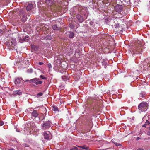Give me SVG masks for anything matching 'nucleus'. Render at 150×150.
Returning a JSON list of instances; mask_svg holds the SVG:
<instances>
[{
    "mask_svg": "<svg viewBox=\"0 0 150 150\" xmlns=\"http://www.w3.org/2000/svg\"><path fill=\"white\" fill-rule=\"evenodd\" d=\"M23 82V79L21 78H17L16 79L15 83L16 85L21 84Z\"/></svg>",
    "mask_w": 150,
    "mask_h": 150,
    "instance_id": "obj_5",
    "label": "nucleus"
},
{
    "mask_svg": "<svg viewBox=\"0 0 150 150\" xmlns=\"http://www.w3.org/2000/svg\"><path fill=\"white\" fill-rule=\"evenodd\" d=\"M149 3H150V1H149Z\"/></svg>",
    "mask_w": 150,
    "mask_h": 150,
    "instance_id": "obj_44",
    "label": "nucleus"
},
{
    "mask_svg": "<svg viewBox=\"0 0 150 150\" xmlns=\"http://www.w3.org/2000/svg\"><path fill=\"white\" fill-rule=\"evenodd\" d=\"M40 77L41 78V79H46V78L44 76L42 75H41L40 76Z\"/></svg>",
    "mask_w": 150,
    "mask_h": 150,
    "instance_id": "obj_30",
    "label": "nucleus"
},
{
    "mask_svg": "<svg viewBox=\"0 0 150 150\" xmlns=\"http://www.w3.org/2000/svg\"><path fill=\"white\" fill-rule=\"evenodd\" d=\"M114 22L115 23L113 25H112V26H114L116 28H118L119 27V24L118 22L117 21H116L115 22L114 21Z\"/></svg>",
    "mask_w": 150,
    "mask_h": 150,
    "instance_id": "obj_17",
    "label": "nucleus"
},
{
    "mask_svg": "<svg viewBox=\"0 0 150 150\" xmlns=\"http://www.w3.org/2000/svg\"><path fill=\"white\" fill-rule=\"evenodd\" d=\"M69 26L71 28H74V25L71 24H69Z\"/></svg>",
    "mask_w": 150,
    "mask_h": 150,
    "instance_id": "obj_28",
    "label": "nucleus"
},
{
    "mask_svg": "<svg viewBox=\"0 0 150 150\" xmlns=\"http://www.w3.org/2000/svg\"><path fill=\"white\" fill-rule=\"evenodd\" d=\"M78 147L82 148L86 150H90V149L89 147H87L86 146V145H84L83 146H78Z\"/></svg>",
    "mask_w": 150,
    "mask_h": 150,
    "instance_id": "obj_14",
    "label": "nucleus"
},
{
    "mask_svg": "<svg viewBox=\"0 0 150 150\" xmlns=\"http://www.w3.org/2000/svg\"><path fill=\"white\" fill-rule=\"evenodd\" d=\"M26 19L27 17H26V16L25 15H23L21 19L22 21L23 22H25V21L26 20Z\"/></svg>",
    "mask_w": 150,
    "mask_h": 150,
    "instance_id": "obj_20",
    "label": "nucleus"
},
{
    "mask_svg": "<svg viewBox=\"0 0 150 150\" xmlns=\"http://www.w3.org/2000/svg\"><path fill=\"white\" fill-rule=\"evenodd\" d=\"M38 80H39V79L38 78H35L30 80V81H29V82L31 83H35V84L36 81Z\"/></svg>",
    "mask_w": 150,
    "mask_h": 150,
    "instance_id": "obj_9",
    "label": "nucleus"
},
{
    "mask_svg": "<svg viewBox=\"0 0 150 150\" xmlns=\"http://www.w3.org/2000/svg\"><path fill=\"white\" fill-rule=\"evenodd\" d=\"M24 131L25 132L26 134H28L30 132V129L28 127L26 129L24 128Z\"/></svg>",
    "mask_w": 150,
    "mask_h": 150,
    "instance_id": "obj_19",
    "label": "nucleus"
},
{
    "mask_svg": "<svg viewBox=\"0 0 150 150\" xmlns=\"http://www.w3.org/2000/svg\"><path fill=\"white\" fill-rule=\"evenodd\" d=\"M141 95H142L141 97H143V95L141 93Z\"/></svg>",
    "mask_w": 150,
    "mask_h": 150,
    "instance_id": "obj_43",
    "label": "nucleus"
},
{
    "mask_svg": "<svg viewBox=\"0 0 150 150\" xmlns=\"http://www.w3.org/2000/svg\"><path fill=\"white\" fill-rule=\"evenodd\" d=\"M114 10L117 12H120L123 10L122 6L118 4L116 5L114 7Z\"/></svg>",
    "mask_w": 150,
    "mask_h": 150,
    "instance_id": "obj_3",
    "label": "nucleus"
},
{
    "mask_svg": "<svg viewBox=\"0 0 150 150\" xmlns=\"http://www.w3.org/2000/svg\"><path fill=\"white\" fill-rule=\"evenodd\" d=\"M43 64V63L42 62H39L38 63V64L40 65H42Z\"/></svg>",
    "mask_w": 150,
    "mask_h": 150,
    "instance_id": "obj_34",
    "label": "nucleus"
},
{
    "mask_svg": "<svg viewBox=\"0 0 150 150\" xmlns=\"http://www.w3.org/2000/svg\"><path fill=\"white\" fill-rule=\"evenodd\" d=\"M69 150H78V149L77 147L74 146L72 148H71Z\"/></svg>",
    "mask_w": 150,
    "mask_h": 150,
    "instance_id": "obj_24",
    "label": "nucleus"
},
{
    "mask_svg": "<svg viewBox=\"0 0 150 150\" xmlns=\"http://www.w3.org/2000/svg\"><path fill=\"white\" fill-rule=\"evenodd\" d=\"M67 34L69 35V38H72L74 36V33L71 31H68L67 33Z\"/></svg>",
    "mask_w": 150,
    "mask_h": 150,
    "instance_id": "obj_12",
    "label": "nucleus"
},
{
    "mask_svg": "<svg viewBox=\"0 0 150 150\" xmlns=\"http://www.w3.org/2000/svg\"><path fill=\"white\" fill-rule=\"evenodd\" d=\"M140 139V138H139V137H137L136 138V140H139Z\"/></svg>",
    "mask_w": 150,
    "mask_h": 150,
    "instance_id": "obj_38",
    "label": "nucleus"
},
{
    "mask_svg": "<svg viewBox=\"0 0 150 150\" xmlns=\"http://www.w3.org/2000/svg\"><path fill=\"white\" fill-rule=\"evenodd\" d=\"M123 4L127 5L130 3V0H120Z\"/></svg>",
    "mask_w": 150,
    "mask_h": 150,
    "instance_id": "obj_11",
    "label": "nucleus"
},
{
    "mask_svg": "<svg viewBox=\"0 0 150 150\" xmlns=\"http://www.w3.org/2000/svg\"><path fill=\"white\" fill-rule=\"evenodd\" d=\"M52 0H47L46 1L47 3V1H49V3H50V4H51L53 2H52V1H51Z\"/></svg>",
    "mask_w": 150,
    "mask_h": 150,
    "instance_id": "obj_33",
    "label": "nucleus"
},
{
    "mask_svg": "<svg viewBox=\"0 0 150 150\" xmlns=\"http://www.w3.org/2000/svg\"><path fill=\"white\" fill-rule=\"evenodd\" d=\"M52 28L55 30H59L60 28L58 27L57 25H54L52 26Z\"/></svg>",
    "mask_w": 150,
    "mask_h": 150,
    "instance_id": "obj_15",
    "label": "nucleus"
},
{
    "mask_svg": "<svg viewBox=\"0 0 150 150\" xmlns=\"http://www.w3.org/2000/svg\"><path fill=\"white\" fill-rule=\"evenodd\" d=\"M43 135L44 136V138L47 140H50L51 138L50 137L49 135L46 132H45L43 134Z\"/></svg>",
    "mask_w": 150,
    "mask_h": 150,
    "instance_id": "obj_7",
    "label": "nucleus"
},
{
    "mask_svg": "<svg viewBox=\"0 0 150 150\" xmlns=\"http://www.w3.org/2000/svg\"><path fill=\"white\" fill-rule=\"evenodd\" d=\"M48 66L49 69H50L52 67V65L50 63H49L48 64Z\"/></svg>",
    "mask_w": 150,
    "mask_h": 150,
    "instance_id": "obj_31",
    "label": "nucleus"
},
{
    "mask_svg": "<svg viewBox=\"0 0 150 150\" xmlns=\"http://www.w3.org/2000/svg\"><path fill=\"white\" fill-rule=\"evenodd\" d=\"M30 38L28 36H26L24 37H23L22 39L20 40L22 41L28 42Z\"/></svg>",
    "mask_w": 150,
    "mask_h": 150,
    "instance_id": "obj_10",
    "label": "nucleus"
},
{
    "mask_svg": "<svg viewBox=\"0 0 150 150\" xmlns=\"http://www.w3.org/2000/svg\"><path fill=\"white\" fill-rule=\"evenodd\" d=\"M4 124V122L3 121H0V126H2Z\"/></svg>",
    "mask_w": 150,
    "mask_h": 150,
    "instance_id": "obj_32",
    "label": "nucleus"
},
{
    "mask_svg": "<svg viewBox=\"0 0 150 150\" xmlns=\"http://www.w3.org/2000/svg\"><path fill=\"white\" fill-rule=\"evenodd\" d=\"M137 150H144V149L142 148H139Z\"/></svg>",
    "mask_w": 150,
    "mask_h": 150,
    "instance_id": "obj_37",
    "label": "nucleus"
},
{
    "mask_svg": "<svg viewBox=\"0 0 150 150\" xmlns=\"http://www.w3.org/2000/svg\"><path fill=\"white\" fill-rule=\"evenodd\" d=\"M13 93L14 95H20L22 94V93L21 91L20 90H18L13 91Z\"/></svg>",
    "mask_w": 150,
    "mask_h": 150,
    "instance_id": "obj_8",
    "label": "nucleus"
},
{
    "mask_svg": "<svg viewBox=\"0 0 150 150\" xmlns=\"http://www.w3.org/2000/svg\"><path fill=\"white\" fill-rule=\"evenodd\" d=\"M103 64H105V67L106 65L105 64V62H102Z\"/></svg>",
    "mask_w": 150,
    "mask_h": 150,
    "instance_id": "obj_40",
    "label": "nucleus"
},
{
    "mask_svg": "<svg viewBox=\"0 0 150 150\" xmlns=\"http://www.w3.org/2000/svg\"><path fill=\"white\" fill-rule=\"evenodd\" d=\"M31 114L32 118L33 119H35L38 117L39 113L36 110H32L30 112Z\"/></svg>",
    "mask_w": 150,
    "mask_h": 150,
    "instance_id": "obj_4",
    "label": "nucleus"
},
{
    "mask_svg": "<svg viewBox=\"0 0 150 150\" xmlns=\"http://www.w3.org/2000/svg\"><path fill=\"white\" fill-rule=\"evenodd\" d=\"M33 7V5L31 4H29L26 7V9L27 10L29 11L31 10Z\"/></svg>",
    "mask_w": 150,
    "mask_h": 150,
    "instance_id": "obj_13",
    "label": "nucleus"
},
{
    "mask_svg": "<svg viewBox=\"0 0 150 150\" xmlns=\"http://www.w3.org/2000/svg\"><path fill=\"white\" fill-rule=\"evenodd\" d=\"M135 50L136 51H137L139 54L140 53V51H139V50H140V48L139 47L136 48Z\"/></svg>",
    "mask_w": 150,
    "mask_h": 150,
    "instance_id": "obj_26",
    "label": "nucleus"
},
{
    "mask_svg": "<svg viewBox=\"0 0 150 150\" xmlns=\"http://www.w3.org/2000/svg\"><path fill=\"white\" fill-rule=\"evenodd\" d=\"M11 45H10V44H9V45H10V46H11L12 47H13H13H14V46H15V43H13L12 42H11Z\"/></svg>",
    "mask_w": 150,
    "mask_h": 150,
    "instance_id": "obj_27",
    "label": "nucleus"
},
{
    "mask_svg": "<svg viewBox=\"0 0 150 150\" xmlns=\"http://www.w3.org/2000/svg\"><path fill=\"white\" fill-rule=\"evenodd\" d=\"M20 59H21V60H22V61H23V58H22L21 57H20Z\"/></svg>",
    "mask_w": 150,
    "mask_h": 150,
    "instance_id": "obj_39",
    "label": "nucleus"
},
{
    "mask_svg": "<svg viewBox=\"0 0 150 150\" xmlns=\"http://www.w3.org/2000/svg\"><path fill=\"white\" fill-rule=\"evenodd\" d=\"M31 48L34 51H36L38 50V47L37 46L32 45H31Z\"/></svg>",
    "mask_w": 150,
    "mask_h": 150,
    "instance_id": "obj_16",
    "label": "nucleus"
},
{
    "mask_svg": "<svg viewBox=\"0 0 150 150\" xmlns=\"http://www.w3.org/2000/svg\"><path fill=\"white\" fill-rule=\"evenodd\" d=\"M147 126V125H146L145 124H144V125H142V127H146V126Z\"/></svg>",
    "mask_w": 150,
    "mask_h": 150,
    "instance_id": "obj_36",
    "label": "nucleus"
},
{
    "mask_svg": "<svg viewBox=\"0 0 150 150\" xmlns=\"http://www.w3.org/2000/svg\"><path fill=\"white\" fill-rule=\"evenodd\" d=\"M52 110L55 111H57L59 110L58 108L55 105H53L52 106Z\"/></svg>",
    "mask_w": 150,
    "mask_h": 150,
    "instance_id": "obj_18",
    "label": "nucleus"
},
{
    "mask_svg": "<svg viewBox=\"0 0 150 150\" xmlns=\"http://www.w3.org/2000/svg\"><path fill=\"white\" fill-rule=\"evenodd\" d=\"M33 72V69L31 68L28 69L27 70V72L28 73H32Z\"/></svg>",
    "mask_w": 150,
    "mask_h": 150,
    "instance_id": "obj_23",
    "label": "nucleus"
},
{
    "mask_svg": "<svg viewBox=\"0 0 150 150\" xmlns=\"http://www.w3.org/2000/svg\"><path fill=\"white\" fill-rule=\"evenodd\" d=\"M29 81H30V80H25L24 81H25V82H27V81H29Z\"/></svg>",
    "mask_w": 150,
    "mask_h": 150,
    "instance_id": "obj_41",
    "label": "nucleus"
},
{
    "mask_svg": "<svg viewBox=\"0 0 150 150\" xmlns=\"http://www.w3.org/2000/svg\"><path fill=\"white\" fill-rule=\"evenodd\" d=\"M76 18L80 23L82 22L83 21V18L82 16L79 14H78L76 15Z\"/></svg>",
    "mask_w": 150,
    "mask_h": 150,
    "instance_id": "obj_6",
    "label": "nucleus"
},
{
    "mask_svg": "<svg viewBox=\"0 0 150 150\" xmlns=\"http://www.w3.org/2000/svg\"><path fill=\"white\" fill-rule=\"evenodd\" d=\"M8 150H14V149L13 148H11V149H8Z\"/></svg>",
    "mask_w": 150,
    "mask_h": 150,
    "instance_id": "obj_42",
    "label": "nucleus"
},
{
    "mask_svg": "<svg viewBox=\"0 0 150 150\" xmlns=\"http://www.w3.org/2000/svg\"><path fill=\"white\" fill-rule=\"evenodd\" d=\"M112 143H114L116 146H119L121 145V144L120 143H117L115 142H114L113 139L112 140Z\"/></svg>",
    "mask_w": 150,
    "mask_h": 150,
    "instance_id": "obj_22",
    "label": "nucleus"
},
{
    "mask_svg": "<svg viewBox=\"0 0 150 150\" xmlns=\"http://www.w3.org/2000/svg\"><path fill=\"white\" fill-rule=\"evenodd\" d=\"M148 108V105L146 102L141 103L138 105V109L142 112L147 110Z\"/></svg>",
    "mask_w": 150,
    "mask_h": 150,
    "instance_id": "obj_1",
    "label": "nucleus"
},
{
    "mask_svg": "<svg viewBox=\"0 0 150 150\" xmlns=\"http://www.w3.org/2000/svg\"><path fill=\"white\" fill-rule=\"evenodd\" d=\"M147 135L150 136V129L147 132Z\"/></svg>",
    "mask_w": 150,
    "mask_h": 150,
    "instance_id": "obj_35",
    "label": "nucleus"
},
{
    "mask_svg": "<svg viewBox=\"0 0 150 150\" xmlns=\"http://www.w3.org/2000/svg\"><path fill=\"white\" fill-rule=\"evenodd\" d=\"M51 122L49 120L45 121L42 125V129L43 130H45L50 128L51 126Z\"/></svg>",
    "mask_w": 150,
    "mask_h": 150,
    "instance_id": "obj_2",
    "label": "nucleus"
},
{
    "mask_svg": "<svg viewBox=\"0 0 150 150\" xmlns=\"http://www.w3.org/2000/svg\"><path fill=\"white\" fill-rule=\"evenodd\" d=\"M42 83V81H39V80H38L36 81L35 84L36 85L41 84Z\"/></svg>",
    "mask_w": 150,
    "mask_h": 150,
    "instance_id": "obj_21",
    "label": "nucleus"
},
{
    "mask_svg": "<svg viewBox=\"0 0 150 150\" xmlns=\"http://www.w3.org/2000/svg\"><path fill=\"white\" fill-rule=\"evenodd\" d=\"M43 95V93L42 92H40L37 94V97H39L42 96Z\"/></svg>",
    "mask_w": 150,
    "mask_h": 150,
    "instance_id": "obj_25",
    "label": "nucleus"
},
{
    "mask_svg": "<svg viewBox=\"0 0 150 150\" xmlns=\"http://www.w3.org/2000/svg\"><path fill=\"white\" fill-rule=\"evenodd\" d=\"M145 124L146 125H149L150 124V122L149 121H148V120H147L146 121Z\"/></svg>",
    "mask_w": 150,
    "mask_h": 150,
    "instance_id": "obj_29",
    "label": "nucleus"
}]
</instances>
